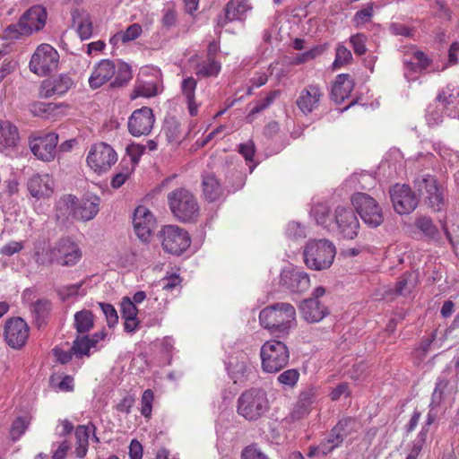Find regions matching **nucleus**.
Segmentation results:
<instances>
[{
    "label": "nucleus",
    "instance_id": "a19ab883",
    "mask_svg": "<svg viewBox=\"0 0 459 459\" xmlns=\"http://www.w3.org/2000/svg\"><path fill=\"white\" fill-rule=\"evenodd\" d=\"M315 103L316 97L312 94V91L308 89L302 90L297 100L299 108L304 114H309L313 111Z\"/></svg>",
    "mask_w": 459,
    "mask_h": 459
},
{
    "label": "nucleus",
    "instance_id": "de8ad7c7",
    "mask_svg": "<svg viewBox=\"0 0 459 459\" xmlns=\"http://www.w3.org/2000/svg\"><path fill=\"white\" fill-rule=\"evenodd\" d=\"M221 65L215 60L209 58L207 62L201 63L197 65L196 74L203 76L216 75L220 71Z\"/></svg>",
    "mask_w": 459,
    "mask_h": 459
},
{
    "label": "nucleus",
    "instance_id": "2eb2a0df",
    "mask_svg": "<svg viewBox=\"0 0 459 459\" xmlns=\"http://www.w3.org/2000/svg\"><path fill=\"white\" fill-rule=\"evenodd\" d=\"M57 143L58 135L55 133H48L30 139V148L38 159L50 161L56 156Z\"/></svg>",
    "mask_w": 459,
    "mask_h": 459
},
{
    "label": "nucleus",
    "instance_id": "e2e57ef3",
    "mask_svg": "<svg viewBox=\"0 0 459 459\" xmlns=\"http://www.w3.org/2000/svg\"><path fill=\"white\" fill-rule=\"evenodd\" d=\"M373 16V7L368 6L362 10H359L356 13L354 16V22L357 26L365 23L369 21V19Z\"/></svg>",
    "mask_w": 459,
    "mask_h": 459
},
{
    "label": "nucleus",
    "instance_id": "0eeeda50",
    "mask_svg": "<svg viewBox=\"0 0 459 459\" xmlns=\"http://www.w3.org/2000/svg\"><path fill=\"white\" fill-rule=\"evenodd\" d=\"M414 190L419 198L434 211H440L445 205L443 187L437 179L430 175H421L413 181Z\"/></svg>",
    "mask_w": 459,
    "mask_h": 459
},
{
    "label": "nucleus",
    "instance_id": "5701e85b",
    "mask_svg": "<svg viewBox=\"0 0 459 459\" xmlns=\"http://www.w3.org/2000/svg\"><path fill=\"white\" fill-rule=\"evenodd\" d=\"M72 85V79L66 74H62L53 80L44 81L41 84L40 95L45 98L53 95H63Z\"/></svg>",
    "mask_w": 459,
    "mask_h": 459
},
{
    "label": "nucleus",
    "instance_id": "f3484780",
    "mask_svg": "<svg viewBox=\"0 0 459 459\" xmlns=\"http://www.w3.org/2000/svg\"><path fill=\"white\" fill-rule=\"evenodd\" d=\"M134 229L142 241H148L156 226L152 213L144 206H138L133 217Z\"/></svg>",
    "mask_w": 459,
    "mask_h": 459
},
{
    "label": "nucleus",
    "instance_id": "39448f33",
    "mask_svg": "<svg viewBox=\"0 0 459 459\" xmlns=\"http://www.w3.org/2000/svg\"><path fill=\"white\" fill-rule=\"evenodd\" d=\"M261 367L266 373H277L285 368L290 359V351L281 341H266L260 349Z\"/></svg>",
    "mask_w": 459,
    "mask_h": 459
},
{
    "label": "nucleus",
    "instance_id": "338daca9",
    "mask_svg": "<svg viewBox=\"0 0 459 459\" xmlns=\"http://www.w3.org/2000/svg\"><path fill=\"white\" fill-rule=\"evenodd\" d=\"M176 22H177L176 12L171 8L166 9L164 11V15L161 19L162 26L167 29H169L176 25Z\"/></svg>",
    "mask_w": 459,
    "mask_h": 459
},
{
    "label": "nucleus",
    "instance_id": "603ef678",
    "mask_svg": "<svg viewBox=\"0 0 459 459\" xmlns=\"http://www.w3.org/2000/svg\"><path fill=\"white\" fill-rule=\"evenodd\" d=\"M153 398H154V394L151 389H146L142 395L141 413L145 418H149L152 414Z\"/></svg>",
    "mask_w": 459,
    "mask_h": 459
},
{
    "label": "nucleus",
    "instance_id": "6e6552de",
    "mask_svg": "<svg viewBox=\"0 0 459 459\" xmlns=\"http://www.w3.org/2000/svg\"><path fill=\"white\" fill-rule=\"evenodd\" d=\"M164 252L173 255H182L191 245L188 232L177 225H165L157 235Z\"/></svg>",
    "mask_w": 459,
    "mask_h": 459
},
{
    "label": "nucleus",
    "instance_id": "4c0bfd02",
    "mask_svg": "<svg viewBox=\"0 0 459 459\" xmlns=\"http://www.w3.org/2000/svg\"><path fill=\"white\" fill-rule=\"evenodd\" d=\"M417 284V274L415 273H407L396 283L395 294L406 295L415 288Z\"/></svg>",
    "mask_w": 459,
    "mask_h": 459
},
{
    "label": "nucleus",
    "instance_id": "864d4df0",
    "mask_svg": "<svg viewBox=\"0 0 459 459\" xmlns=\"http://www.w3.org/2000/svg\"><path fill=\"white\" fill-rule=\"evenodd\" d=\"M366 36L361 33H358L351 37L350 42L356 55L361 56L366 53Z\"/></svg>",
    "mask_w": 459,
    "mask_h": 459
},
{
    "label": "nucleus",
    "instance_id": "9b49d317",
    "mask_svg": "<svg viewBox=\"0 0 459 459\" xmlns=\"http://www.w3.org/2000/svg\"><path fill=\"white\" fill-rule=\"evenodd\" d=\"M58 60L57 51L48 44H42L32 55L30 69L38 75L44 76L57 67Z\"/></svg>",
    "mask_w": 459,
    "mask_h": 459
},
{
    "label": "nucleus",
    "instance_id": "bb28decb",
    "mask_svg": "<svg viewBox=\"0 0 459 459\" xmlns=\"http://www.w3.org/2000/svg\"><path fill=\"white\" fill-rule=\"evenodd\" d=\"M95 426L92 423L89 425H79L75 429V439H76V447H75V455L78 458H83L87 452L89 446V437L90 433H95ZM96 441H99V438L93 434Z\"/></svg>",
    "mask_w": 459,
    "mask_h": 459
},
{
    "label": "nucleus",
    "instance_id": "f03ea898",
    "mask_svg": "<svg viewBox=\"0 0 459 459\" xmlns=\"http://www.w3.org/2000/svg\"><path fill=\"white\" fill-rule=\"evenodd\" d=\"M269 408L266 392L262 388L247 389L238 399V413L249 421L262 418Z\"/></svg>",
    "mask_w": 459,
    "mask_h": 459
},
{
    "label": "nucleus",
    "instance_id": "ea45409f",
    "mask_svg": "<svg viewBox=\"0 0 459 459\" xmlns=\"http://www.w3.org/2000/svg\"><path fill=\"white\" fill-rule=\"evenodd\" d=\"M449 385V381L446 378H438L435 389L431 395V402L429 407L436 409L440 405L445 398V392Z\"/></svg>",
    "mask_w": 459,
    "mask_h": 459
},
{
    "label": "nucleus",
    "instance_id": "ddd939ff",
    "mask_svg": "<svg viewBox=\"0 0 459 459\" xmlns=\"http://www.w3.org/2000/svg\"><path fill=\"white\" fill-rule=\"evenodd\" d=\"M394 209L401 215L409 214L418 205V198L407 185H394L390 189Z\"/></svg>",
    "mask_w": 459,
    "mask_h": 459
},
{
    "label": "nucleus",
    "instance_id": "f8f14e48",
    "mask_svg": "<svg viewBox=\"0 0 459 459\" xmlns=\"http://www.w3.org/2000/svg\"><path fill=\"white\" fill-rule=\"evenodd\" d=\"M334 224L342 238L353 239L358 236L359 222L351 207L338 206L335 209Z\"/></svg>",
    "mask_w": 459,
    "mask_h": 459
},
{
    "label": "nucleus",
    "instance_id": "3c124183",
    "mask_svg": "<svg viewBox=\"0 0 459 459\" xmlns=\"http://www.w3.org/2000/svg\"><path fill=\"white\" fill-rule=\"evenodd\" d=\"M77 31L82 40L90 39L92 35V22L88 14H85L81 18L78 23Z\"/></svg>",
    "mask_w": 459,
    "mask_h": 459
},
{
    "label": "nucleus",
    "instance_id": "aec40b11",
    "mask_svg": "<svg viewBox=\"0 0 459 459\" xmlns=\"http://www.w3.org/2000/svg\"><path fill=\"white\" fill-rule=\"evenodd\" d=\"M53 179L48 174L35 175L30 178L27 186L30 195L37 198L49 197L53 194Z\"/></svg>",
    "mask_w": 459,
    "mask_h": 459
},
{
    "label": "nucleus",
    "instance_id": "680f3d73",
    "mask_svg": "<svg viewBox=\"0 0 459 459\" xmlns=\"http://www.w3.org/2000/svg\"><path fill=\"white\" fill-rule=\"evenodd\" d=\"M287 234L291 238H305V229L299 223L291 221L288 224Z\"/></svg>",
    "mask_w": 459,
    "mask_h": 459
},
{
    "label": "nucleus",
    "instance_id": "bf43d9fd",
    "mask_svg": "<svg viewBox=\"0 0 459 459\" xmlns=\"http://www.w3.org/2000/svg\"><path fill=\"white\" fill-rule=\"evenodd\" d=\"M28 427V422L22 418H18L15 420L11 428V436L13 440L18 439L26 430Z\"/></svg>",
    "mask_w": 459,
    "mask_h": 459
},
{
    "label": "nucleus",
    "instance_id": "0e129e2a",
    "mask_svg": "<svg viewBox=\"0 0 459 459\" xmlns=\"http://www.w3.org/2000/svg\"><path fill=\"white\" fill-rule=\"evenodd\" d=\"M130 173L131 172L128 168L117 173L111 179V186L113 188H119L120 186H122L125 184V182L128 179Z\"/></svg>",
    "mask_w": 459,
    "mask_h": 459
},
{
    "label": "nucleus",
    "instance_id": "a18cd8bd",
    "mask_svg": "<svg viewBox=\"0 0 459 459\" xmlns=\"http://www.w3.org/2000/svg\"><path fill=\"white\" fill-rule=\"evenodd\" d=\"M299 309L306 321L316 322V299L313 297L304 299L299 305Z\"/></svg>",
    "mask_w": 459,
    "mask_h": 459
},
{
    "label": "nucleus",
    "instance_id": "a211bd4d",
    "mask_svg": "<svg viewBox=\"0 0 459 459\" xmlns=\"http://www.w3.org/2000/svg\"><path fill=\"white\" fill-rule=\"evenodd\" d=\"M280 284L292 292H304L309 288L310 280L303 272L284 269L280 275Z\"/></svg>",
    "mask_w": 459,
    "mask_h": 459
},
{
    "label": "nucleus",
    "instance_id": "e433bc0d",
    "mask_svg": "<svg viewBox=\"0 0 459 459\" xmlns=\"http://www.w3.org/2000/svg\"><path fill=\"white\" fill-rule=\"evenodd\" d=\"M143 32L142 26L138 23H134L126 28L125 31H119L116 33L110 41L112 43H116L117 41H122L123 43H126L137 39Z\"/></svg>",
    "mask_w": 459,
    "mask_h": 459
},
{
    "label": "nucleus",
    "instance_id": "cd10ccee",
    "mask_svg": "<svg viewBox=\"0 0 459 459\" xmlns=\"http://www.w3.org/2000/svg\"><path fill=\"white\" fill-rule=\"evenodd\" d=\"M431 64V60L426 56V54L420 50H413L411 53V57L407 60H404L405 65V77L410 81V74L412 73H421L426 70Z\"/></svg>",
    "mask_w": 459,
    "mask_h": 459
},
{
    "label": "nucleus",
    "instance_id": "4d7b16f0",
    "mask_svg": "<svg viewBox=\"0 0 459 459\" xmlns=\"http://www.w3.org/2000/svg\"><path fill=\"white\" fill-rule=\"evenodd\" d=\"M241 459H269L255 445L245 447L241 453Z\"/></svg>",
    "mask_w": 459,
    "mask_h": 459
},
{
    "label": "nucleus",
    "instance_id": "6ab92c4d",
    "mask_svg": "<svg viewBox=\"0 0 459 459\" xmlns=\"http://www.w3.org/2000/svg\"><path fill=\"white\" fill-rule=\"evenodd\" d=\"M116 74V65L113 61L103 59L94 67L90 78L89 84L92 89H98Z\"/></svg>",
    "mask_w": 459,
    "mask_h": 459
},
{
    "label": "nucleus",
    "instance_id": "8fccbe9b",
    "mask_svg": "<svg viewBox=\"0 0 459 459\" xmlns=\"http://www.w3.org/2000/svg\"><path fill=\"white\" fill-rule=\"evenodd\" d=\"M299 377V373L297 369H287L278 376V382L283 385L293 387Z\"/></svg>",
    "mask_w": 459,
    "mask_h": 459
},
{
    "label": "nucleus",
    "instance_id": "f704fd0d",
    "mask_svg": "<svg viewBox=\"0 0 459 459\" xmlns=\"http://www.w3.org/2000/svg\"><path fill=\"white\" fill-rule=\"evenodd\" d=\"M314 403V392H302L299 394V401L294 409V416L298 419L304 417L311 411V405Z\"/></svg>",
    "mask_w": 459,
    "mask_h": 459
},
{
    "label": "nucleus",
    "instance_id": "774afa93",
    "mask_svg": "<svg viewBox=\"0 0 459 459\" xmlns=\"http://www.w3.org/2000/svg\"><path fill=\"white\" fill-rule=\"evenodd\" d=\"M129 456L130 459H142L143 457V446L136 439H133L130 443Z\"/></svg>",
    "mask_w": 459,
    "mask_h": 459
},
{
    "label": "nucleus",
    "instance_id": "1a4fd4ad",
    "mask_svg": "<svg viewBox=\"0 0 459 459\" xmlns=\"http://www.w3.org/2000/svg\"><path fill=\"white\" fill-rule=\"evenodd\" d=\"M351 204L361 220L368 227L377 228L384 221L382 210L377 201L365 193H356L351 196Z\"/></svg>",
    "mask_w": 459,
    "mask_h": 459
},
{
    "label": "nucleus",
    "instance_id": "79ce46f5",
    "mask_svg": "<svg viewBox=\"0 0 459 459\" xmlns=\"http://www.w3.org/2000/svg\"><path fill=\"white\" fill-rule=\"evenodd\" d=\"M158 93L157 85L154 82H142L134 86L131 94V100L138 97L151 98Z\"/></svg>",
    "mask_w": 459,
    "mask_h": 459
},
{
    "label": "nucleus",
    "instance_id": "a878e982",
    "mask_svg": "<svg viewBox=\"0 0 459 459\" xmlns=\"http://www.w3.org/2000/svg\"><path fill=\"white\" fill-rule=\"evenodd\" d=\"M336 255V247L328 239L317 240V271L328 269Z\"/></svg>",
    "mask_w": 459,
    "mask_h": 459
},
{
    "label": "nucleus",
    "instance_id": "09e8293b",
    "mask_svg": "<svg viewBox=\"0 0 459 459\" xmlns=\"http://www.w3.org/2000/svg\"><path fill=\"white\" fill-rule=\"evenodd\" d=\"M352 59L351 52L343 45H338L336 48L335 60L333 62L334 67L342 66L351 62Z\"/></svg>",
    "mask_w": 459,
    "mask_h": 459
},
{
    "label": "nucleus",
    "instance_id": "052dcab7",
    "mask_svg": "<svg viewBox=\"0 0 459 459\" xmlns=\"http://www.w3.org/2000/svg\"><path fill=\"white\" fill-rule=\"evenodd\" d=\"M51 304L47 299H39L33 304V312L38 319L44 318L50 310Z\"/></svg>",
    "mask_w": 459,
    "mask_h": 459
},
{
    "label": "nucleus",
    "instance_id": "c03bdc74",
    "mask_svg": "<svg viewBox=\"0 0 459 459\" xmlns=\"http://www.w3.org/2000/svg\"><path fill=\"white\" fill-rule=\"evenodd\" d=\"M415 226L429 238H435L438 234V230L431 219L426 216L419 217L415 221Z\"/></svg>",
    "mask_w": 459,
    "mask_h": 459
},
{
    "label": "nucleus",
    "instance_id": "c85d7f7f",
    "mask_svg": "<svg viewBox=\"0 0 459 459\" xmlns=\"http://www.w3.org/2000/svg\"><path fill=\"white\" fill-rule=\"evenodd\" d=\"M19 141L18 130L9 121L0 124V152H6L16 146Z\"/></svg>",
    "mask_w": 459,
    "mask_h": 459
},
{
    "label": "nucleus",
    "instance_id": "7ed1b4c3",
    "mask_svg": "<svg viewBox=\"0 0 459 459\" xmlns=\"http://www.w3.org/2000/svg\"><path fill=\"white\" fill-rule=\"evenodd\" d=\"M168 202L172 214L182 222L197 219L200 208L195 195L185 188H178L168 195Z\"/></svg>",
    "mask_w": 459,
    "mask_h": 459
},
{
    "label": "nucleus",
    "instance_id": "473e14b6",
    "mask_svg": "<svg viewBox=\"0 0 459 459\" xmlns=\"http://www.w3.org/2000/svg\"><path fill=\"white\" fill-rule=\"evenodd\" d=\"M93 314L90 310H81L74 315V326L78 333H88L93 328Z\"/></svg>",
    "mask_w": 459,
    "mask_h": 459
},
{
    "label": "nucleus",
    "instance_id": "72a5a7b5",
    "mask_svg": "<svg viewBox=\"0 0 459 459\" xmlns=\"http://www.w3.org/2000/svg\"><path fill=\"white\" fill-rule=\"evenodd\" d=\"M360 428V424L354 418L344 417L341 419L334 426V431L344 440L347 437L357 432Z\"/></svg>",
    "mask_w": 459,
    "mask_h": 459
},
{
    "label": "nucleus",
    "instance_id": "c756f323",
    "mask_svg": "<svg viewBox=\"0 0 459 459\" xmlns=\"http://www.w3.org/2000/svg\"><path fill=\"white\" fill-rule=\"evenodd\" d=\"M196 81L193 77H188L182 82V93L186 99L189 113L192 117L198 114V105L195 100V91L196 88Z\"/></svg>",
    "mask_w": 459,
    "mask_h": 459
},
{
    "label": "nucleus",
    "instance_id": "20e7f679",
    "mask_svg": "<svg viewBox=\"0 0 459 459\" xmlns=\"http://www.w3.org/2000/svg\"><path fill=\"white\" fill-rule=\"evenodd\" d=\"M35 256L36 262L39 264L56 263L62 266H73L81 259L82 251L73 240L62 238L49 249L48 259L40 256L39 252H36Z\"/></svg>",
    "mask_w": 459,
    "mask_h": 459
},
{
    "label": "nucleus",
    "instance_id": "f257e3e1",
    "mask_svg": "<svg viewBox=\"0 0 459 459\" xmlns=\"http://www.w3.org/2000/svg\"><path fill=\"white\" fill-rule=\"evenodd\" d=\"M296 310L290 303L279 302L261 310L259 321L261 325L278 337L289 334L295 322Z\"/></svg>",
    "mask_w": 459,
    "mask_h": 459
},
{
    "label": "nucleus",
    "instance_id": "393cba45",
    "mask_svg": "<svg viewBox=\"0 0 459 459\" xmlns=\"http://www.w3.org/2000/svg\"><path fill=\"white\" fill-rule=\"evenodd\" d=\"M77 197L66 195L59 198L56 204V217L58 221L65 222L76 220Z\"/></svg>",
    "mask_w": 459,
    "mask_h": 459
},
{
    "label": "nucleus",
    "instance_id": "c9c22d12",
    "mask_svg": "<svg viewBox=\"0 0 459 459\" xmlns=\"http://www.w3.org/2000/svg\"><path fill=\"white\" fill-rule=\"evenodd\" d=\"M91 348H94V341H90L88 335H77L72 345V351L76 358L89 356Z\"/></svg>",
    "mask_w": 459,
    "mask_h": 459
},
{
    "label": "nucleus",
    "instance_id": "7c9ffc66",
    "mask_svg": "<svg viewBox=\"0 0 459 459\" xmlns=\"http://www.w3.org/2000/svg\"><path fill=\"white\" fill-rule=\"evenodd\" d=\"M203 191L204 197L209 202L217 201L221 194V186L213 175H206L203 178Z\"/></svg>",
    "mask_w": 459,
    "mask_h": 459
},
{
    "label": "nucleus",
    "instance_id": "dca6fc26",
    "mask_svg": "<svg viewBox=\"0 0 459 459\" xmlns=\"http://www.w3.org/2000/svg\"><path fill=\"white\" fill-rule=\"evenodd\" d=\"M4 339L13 349L22 348L29 337V326L21 317L9 319L4 325Z\"/></svg>",
    "mask_w": 459,
    "mask_h": 459
},
{
    "label": "nucleus",
    "instance_id": "6e6d98bb",
    "mask_svg": "<svg viewBox=\"0 0 459 459\" xmlns=\"http://www.w3.org/2000/svg\"><path fill=\"white\" fill-rule=\"evenodd\" d=\"M316 243L315 241H309L304 248L303 256L304 262L307 267L316 269Z\"/></svg>",
    "mask_w": 459,
    "mask_h": 459
},
{
    "label": "nucleus",
    "instance_id": "58836bf2",
    "mask_svg": "<svg viewBox=\"0 0 459 459\" xmlns=\"http://www.w3.org/2000/svg\"><path fill=\"white\" fill-rule=\"evenodd\" d=\"M342 442L343 439L341 437V436H339L337 431H334L333 427L327 437L321 442L319 446H317V450L320 449L324 455H326L333 451L335 447L340 446Z\"/></svg>",
    "mask_w": 459,
    "mask_h": 459
},
{
    "label": "nucleus",
    "instance_id": "423d86ee",
    "mask_svg": "<svg viewBox=\"0 0 459 459\" xmlns=\"http://www.w3.org/2000/svg\"><path fill=\"white\" fill-rule=\"evenodd\" d=\"M47 16L45 7L34 5L21 16L16 25L8 26L4 35L7 38H17L19 34L29 35L34 31H39L45 26Z\"/></svg>",
    "mask_w": 459,
    "mask_h": 459
},
{
    "label": "nucleus",
    "instance_id": "412c9836",
    "mask_svg": "<svg viewBox=\"0 0 459 459\" xmlns=\"http://www.w3.org/2000/svg\"><path fill=\"white\" fill-rule=\"evenodd\" d=\"M250 9L247 0H230L224 8V15L219 16L217 24L222 28L230 22L242 20Z\"/></svg>",
    "mask_w": 459,
    "mask_h": 459
},
{
    "label": "nucleus",
    "instance_id": "49530a36",
    "mask_svg": "<svg viewBox=\"0 0 459 459\" xmlns=\"http://www.w3.org/2000/svg\"><path fill=\"white\" fill-rule=\"evenodd\" d=\"M279 94H280V92L278 91H273L269 92V94L264 100L257 101V103L252 108V110L250 111V113L248 114V116L247 117L249 120V122L252 121V119H251L252 116H254L255 114H257V113L264 110L266 108H268L274 101V100L279 96Z\"/></svg>",
    "mask_w": 459,
    "mask_h": 459
},
{
    "label": "nucleus",
    "instance_id": "9d476101",
    "mask_svg": "<svg viewBox=\"0 0 459 459\" xmlns=\"http://www.w3.org/2000/svg\"><path fill=\"white\" fill-rule=\"evenodd\" d=\"M86 160L95 173L102 174L117 162V154L109 144L98 143L91 146Z\"/></svg>",
    "mask_w": 459,
    "mask_h": 459
},
{
    "label": "nucleus",
    "instance_id": "69168bd1",
    "mask_svg": "<svg viewBox=\"0 0 459 459\" xmlns=\"http://www.w3.org/2000/svg\"><path fill=\"white\" fill-rule=\"evenodd\" d=\"M22 248V242L11 241L1 248L0 253L4 255L11 256L15 253L20 252Z\"/></svg>",
    "mask_w": 459,
    "mask_h": 459
},
{
    "label": "nucleus",
    "instance_id": "4468645a",
    "mask_svg": "<svg viewBox=\"0 0 459 459\" xmlns=\"http://www.w3.org/2000/svg\"><path fill=\"white\" fill-rule=\"evenodd\" d=\"M155 117L149 107L135 109L128 119V131L133 136L148 135L153 127Z\"/></svg>",
    "mask_w": 459,
    "mask_h": 459
},
{
    "label": "nucleus",
    "instance_id": "5fc2aeb1",
    "mask_svg": "<svg viewBox=\"0 0 459 459\" xmlns=\"http://www.w3.org/2000/svg\"><path fill=\"white\" fill-rule=\"evenodd\" d=\"M121 315L124 319H132L137 316V308L134 302L127 297L121 302Z\"/></svg>",
    "mask_w": 459,
    "mask_h": 459
},
{
    "label": "nucleus",
    "instance_id": "b1692460",
    "mask_svg": "<svg viewBox=\"0 0 459 459\" xmlns=\"http://www.w3.org/2000/svg\"><path fill=\"white\" fill-rule=\"evenodd\" d=\"M353 88L354 81L350 74H339L332 86L331 98L334 102L342 103L350 96Z\"/></svg>",
    "mask_w": 459,
    "mask_h": 459
},
{
    "label": "nucleus",
    "instance_id": "4be33fe9",
    "mask_svg": "<svg viewBox=\"0 0 459 459\" xmlns=\"http://www.w3.org/2000/svg\"><path fill=\"white\" fill-rule=\"evenodd\" d=\"M100 198L95 195L84 196L81 201L77 199L76 220L88 221L92 220L100 211Z\"/></svg>",
    "mask_w": 459,
    "mask_h": 459
},
{
    "label": "nucleus",
    "instance_id": "13d9d810",
    "mask_svg": "<svg viewBox=\"0 0 459 459\" xmlns=\"http://www.w3.org/2000/svg\"><path fill=\"white\" fill-rule=\"evenodd\" d=\"M100 307L106 316L108 325L109 327L115 325L118 320V316L115 307L112 305L106 303H100Z\"/></svg>",
    "mask_w": 459,
    "mask_h": 459
},
{
    "label": "nucleus",
    "instance_id": "37998d69",
    "mask_svg": "<svg viewBox=\"0 0 459 459\" xmlns=\"http://www.w3.org/2000/svg\"><path fill=\"white\" fill-rule=\"evenodd\" d=\"M116 77L111 82L112 87H124L132 79V71L126 64H121L117 68L116 67Z\"/></svg>",
    "mask_w": 459,
    "mask_h": 459
},
{
    "label": "nucleus",
    "instance_id": "2f4dec72",
    "mask_svg": "<svg viewBox=\"0 0 459 459\" xmlns=\"http://www.w3.org/2000/svg\"><path fill=\"white\" fill-rule=\"evenodd\" d=\"M163 133L169 143L178 144L181 140V126L174 117L165 119Z\"/></svg>",
    "mask_w": 459,
    "mask_h": 459
}]
</instances>
